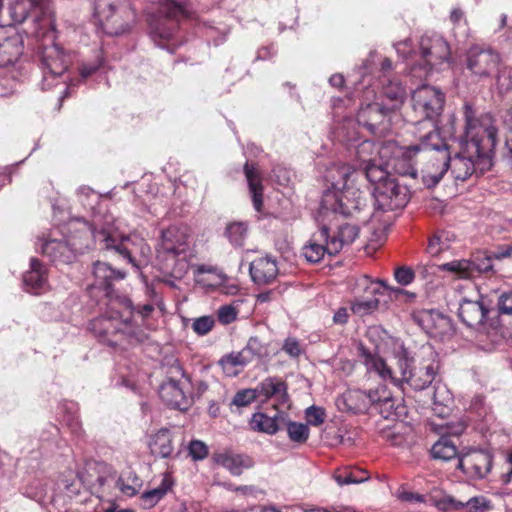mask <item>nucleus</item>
Listing matches in <instances>:
<instances>
[{
	"label": "nucleus",
	"instance_id": "1",
	"mask_svg": "<svg viewBox=\"0 0 512 512\" xmlns=\"http://www.w3.org/2000/svg\"><path fill=\"white\" fill-rule=\"evenodd\" d=\"M465 130L460 141V151L450 157L448 151L441 152L438 168L433 172L429 167L424 172V184L433 187L439 183L448 169L456 180L465 181L474 172L483 174L493 165L497 144V128L489 114L476 116L472 105L463 106Z\"/></svg>",
	"mask_w": 512,
	"mask_h": 512
},
{
	"label": "nucleus",
	"instance_id": "2",
	"mask_svg": "<svg viewBox=\"0 0 512 512\" xmlns=\"http://www.w3.org/2000/svg\"><path fill=\"white\" fill-rule=\"evenodd\" d=\"M69 231L74 229L82 236L92 237L101 249L114 250L136 270L149 263L152 251L146 240L139 234L123 236L113 226L97 230L93 225L81 219L68 223Z\"/></svg>",
	"mask_w": 512,
	"mask_h": 512
},
{
	"label": "nucleus",
	"instance_id": "3",
	"mask_svg": "<svg viewBox=\"0 0 512 512\" xmlns=\"http://www.w3.org/2000/svg\"><path fill=\"white\" fill-rule=\"evenodd\" d=\"M357 171L348 164H335L327 170L326 179L330 187L324 191L321 210L344 216L358 211L363 203L362 192L354 186Z\"/></svg>",
	"mask_w": 512,
	"mask_h": 512
},
{
	"label": "nucleus",
	"instance_id": "4",
	"mask_svg": "<svg viewBox=\"0 0 512 512\" xmlns=\"http://www.w3.org/2000/svg\"><path fill=\"white\" fill-rule=\"evenodd\" d=\"M395 49L404 59L417 56L411 51L410 40L395 44ZM420 60L411 68V73L417 77H426L431 71L439 69L440 66L448 64L450 60V47L443 36L437 33L424 34L419 43Z\"/></svg>",
	"mask_w": 512,
	"mask_h": 512
},
{
	"label": "nucleus",
	"instance_id": "5",
	"mask_svg": "<svg viewBox=\"0 0 512 512\" xmlns=\"http://www.w3.org/2000/svg\"><path fill=\"white\" fill-rule=\"evenodd\" d=\"M190 234L187 226L171 225L163 229L156 247L162 269L175 277H181L188 269Z\"/></svg>",
	"mask_w": 512,
	"mask_h": 512
},
{
	"label": "nucleus",
	"instance_id": "6",
	"mask_svg": "<svg viewBox=\"0 0 512 512\" xmlns=\"http://www.w3.org/2000/svg\"><path fill=\"white\" fill-rule=\"evenodd\" d=\"M466 67L478 81L494 80V86L500 94L512 89L511 69L501 56L490 48L471 47L466 56Z\"/></svg>",
	"mask_w": 512,
	"mask_h": 512
},
{
	"label": "nucleus",
	"instance_id": "7",
	"mask_svg": "<svg viewBox=\"0 0 512 512\" xmlns=\"http://www.w3.org/2000/svg\"><path fill=\"white\" fill-rule=\"evenodd\" d=\"M94 16L102 30L111 36L128 32L135 22V12L127 0H95Z\"/></svg>",
	"mask_w": 512,
	"mask_h": 512
},
{
	"label": "nucleus",
	"instance_id": "8",
	"mask_svg": "<svg viewBox=\"0 0 512 512\" xmlns=\"http://www.w3.org/2000/svg\"><path fill=\"white\" fill-rule=\"evenodd\" d=\"M411 103L415 115L411 121L417 124L427 120L431 123L433 130H436L434 121L442 113L445 94L434 86L422 85L413 91Z\"/></svg>",
	"mask_w": 512,
	"mask_h": 512
},
{
	"label": "nucleus",
	"instance_id": "9",
	"mask_svg": "<svg viewBox=\"0 0 512 512\" xmlns=\"http://www.w3.org/2000/svg\"><path fill=\"white\" fill-rule=\"evenodd\" d=\"M380 144L371 141H363L360 143L356 150V157L358 162L357 176L359 174L365 175L366 179L374 186L380 185L388 180H392L390 169L386 165L384 159H380L377 149Z\"/></svg>",
	"mask_w": 512,
	"mask_h": 512
},
{
	"label": "nucleus",
	"instance_id": "10",
	"mask_svg": "<svg viewBox=\"0 0 512 512\" xmlns=\"http://www.w3.org/2000/svg\"><path fill=\"white\" fill-rule=\"evenodd\" d=\"M419 151V145L402 147L394 141L384 142L377 149L379 158L386 161L390 172L411 178L417 176V169L415 168L413 158Z\"/></svg>",
	"mask_w": 512,
	"mask_h": 512
},
{
	"label": "nucleus",
	"instance_id": "11",
	"mask_svg": "<svg viewBox=\"0 0 512 512\" xmlns=\"http://www.w3.org/2000/svg\"><path fill=\"white\" fill-rule=\"evenodd\" d=\"M43 0H10L8 10L14 23H22L32 8L35 11V30L38 37H45L54 32L55 25L51 12L42 5Z\"/></svg>",
	"mask_w": 512,
	"mask_h": 512
},
{
	"label": "nucleus",
	"instance_id": "12",
	"mask_svg": "<svg viewBox=\"0 0 512 512\" xmlns=\"http://www.w3.org/2000/svg\"><path fill=\"white\" fill-rule=\"evenodd\" d=\"M159 12L163 17L152 28L151 35L158 46L164 47L163 42L174 37L180 19L190 18L191 11L188 7L182 6L173 0H163Z\"/></svg>",
	"mask_w": 512,
	"mask_h": 512
},
{
	"label": "nucleus",
	"instance_id": "13",
	"mask_svg": "<svg viewBox=\"0 0 512 512\" xmlns=\"http://www.w3.org/2000/svg\"><path fill=\"white\" fill-rule=\"evenodd\" d=\"M438 366L434 361L421 364L418 367H411V360L403 353L398 358V376L397 387L404 389L408 385L414 390H423L427 388L434 380Z\"/></svg>",
	"mask_w": 512,
	"mask_h": 512
},
{
	"label": "nucleus",
	"instance_id": "14",
	"mask_svg": "<svg viewBox=\"0 0 512 512\" xmlns=\"http://www.w3.org/2000/svg\"><path fill=\"white\" fill-rule=\"evenodd\" d=\"M374 206L378 211H392L401 209L409 201L408 189L396 182L393 178L373 189Z\"/></svg>",
	"mask_w": 512,
	"mask_h": 512
},
{
	"label": "nucleus",
	"instance_id": "15",
	"mask_svg": "<svg viewBox=\"0 0 512 512\" xmlns=\"http://www.w3.org/2000/svg\"><path fill=\"white\" fill-rule=\"evenodd\" d=\"M493 455L490 451L469 448L459 454L458 468L473 480H482L491 472Z\"/></svg>",
	"mask_w": 512,
	"mask_h": 512
},
{
	"label": "nucleus",
	"instance_id": "16",
	"mask_svg": "<svg viewBox=\"0 0 512 512\" xmlns=\"http://www.w3.org/2000/svg\"><path fill=\"white\" fill-rule=\"evenodd\" d=\"M82 248L83 246L77 243L76 236L73 235H69L65 240L47 238L40 240L37 244V249H40L42 254L52 261L61 263H70Z\"/></svg>",
	"mask_w": 512,
	"mask_h": 512
},
{
	"label": "nucleus",
	"instance_id": "17",
	"mask_svg": "<svg viewBox=\"0 0 512 512\" xmlns=\"http://www.w3.org/2000/svg\"><path fill=\"white\" fill-rule=\"evenodd\" d=\"M390 112L383 103H369L359 109L356 120L359 126L366 128L371 134H383L389 128Z\"/></svg>",
	"mask_w": 512,
	"mask_h": 512
},
{
	"label": "nucleus",
	"instance_id": "18",
	"mask_svg": "<svg viewBox=\"0 0 512 512\" xmlns=\"http://www.w3.org/2000/svg\"><path fill=\"white\" fill-rule=\"evenodd\" d=\"M119 321L114 316H100L93 319L89 324L91 332L98 337H105L115 332L127 334L130 338L137 342L147 339V334L133 326L132 321L126 320L122 323L123 328H118Z\"/></svg>",
	"mask_w": 512,
	"mask_h": 512
},
{
	"label": "nucleus",
	"instance_id": "19",
	"mask_svg": "<svg viewBox=\"0 0 512 512\" xmlns=\"http://www.w3.org/2000/svg\"><path fill=\"white\" fill-rule=\"evenodd\" d=\"M489 313L483 297L476 293L474 299L463 297L459 301L458 316L470 328H478L484 324Z\"/></svg>",
	"mask_w": 512,
	"mask_h": 512
},
{
	"label": "nucleus",
	"instance_id": "20",
	"mask_svg": "<svg viewBox=\"0 0 512 512\" xmlns=\"http://www.w3.org/2000/svg\"><path fill=\"white\" fill-rule=\"evenodd\" d=\"M419 147V152L422 154V157L428 160V163L422 169V179L424 180V172L428 167L433 172L437 170L439 165L437 159H441L442 151H448V146L445 140L440 136V133L437 130H432L421 138Z\"/></svg>",
	"mask_w": 512,
	"mask_h": 512
},
{
	"label": "nucleus",
	"instance_id": "21",
	"mask_svg": "<svg viewBox=\"0 0 512 512\" xmlns=\"http://www.w3.org/2000/svg\"><path fill=\"white\" fill-rule=\"evenodd\" d=\"M374 390H360L350 389L344 392L336 400V405L339 410L346 411L353 414H362L368 412L372 407Z\"/></svg>",
	"mask_w": 512,
	"mask_h": 512
},
{
	"label": "nucleus",
	"instance_id": "22",
	"mask_svg": "<svg viewBox=\"0 0 512 512\" xmlns=\"http://www.w3.org/2000/svg\"><path fill=\"white\" fill-rule=\"evenodd\" d=\"M69 57L57 45L45 47L42 56L43 81L61 76L68 68Z\"/></svg>",
	"mask_w": 512,
	"mask_h": 512
},
{
	"label": "nucleus",
	"instance_id": "23",
	"mask_svg": "<svg viewBox=\"0 0 512 512\" xmlns=\"http://www.w3.org/2000/svg\"><path fill=\"white\" fill-rule=\"evenodd\" d=\"M259 398L272 400L273 406L279 410L288 407L289 396L286 383L277 377H268L256 386Z\"/></svg>",
	"mask_w": 512,
	"mask_h": 512
},
{
	"label": "nucleus",
	"instance_id": "24",
	"mask_svg": "<svg viewBox=\"0 0 512 512\" xmlns=\"http://www.w3.org/2000/svg\"><path fill=\"white\" fill-rule=\"evenodd\" d=\"M419 325L431 337H442L451 330L450 319L436 310H424L417 315Z\"/></svg>",
	"mask_w": 512,
	"mask_h": 512
},
{
	"label": "nucleus",
	"instance_id": "25",
	"mask_svg": "<svg viewBox=\"0 0 512 512\" xmlns=\"http://www.w3.org/2000/svg\"><path fill=\"white\" fill-rule=\"evenodd\" d=\"M186 384V381L169 378L160 386L159 395L167 405L185 410L189 405L184 391Z\"/></svg>",
	"mask_w": 512,
	"mask_h": 512
},
{
	"label": "nucleus",
	"instance_id": "26",
	"mask_svg": "<svg viewBox=\"0 0 512 512\" xmlns=\"http://www.w3.org/2000/svg\"><path fill=\"white\" fill-rule=\"evenodd\" d=\"M362 362L366 367L368 373H374L384 381H390L396 385L398 382V375L391 369L386 361L376 353H372L365 347L359 348Z\"/></svg>",
	"mask_w": 512,
	"mask_h": 512
},
{
	"label": "nucleus",
	"instance_id": "27",
	"mask_svg": "<svg viewBox=\"0 0 512 512\" xmlns=\"http://www.w3.org/2000/svg\"><path fill=\"white\" fill-rule=\"evenodd\" d=\"M250 275L256 284H269L278 275V266L270 257H259L250 264Z\"/></svg>",
	"mask_w": 512,
	"mask_h": 512
},
{
	"label": "nucleus",
	"instance_id": "28",
	"mask_svg": "<svg viewBox=\"0 0 512 512\" xmlns=\"http://www.w3.org/2000/svg\"><path fill=\"white\" fill-rule=\"evenodd\" d=\"M46 269L39 260L32 258L30 269L23 276L25 289L31 294H41L47 287Z\"/></svg>",
	"mask_w": 512,
	"mask_h": 512
},
{
	"label": "nucleus",
	"instance_id": "29",
	"mask_svg": "<svg viewBox=\"0 0 512 512\" xmlns=\"http://www.w3.org/2000/svg\"><path fill=\"white\" fill-rule=\"evenodd\" d=\"M328 241L329 228L323 225L318 232L313 234L309 244L304 247L303 254L305 258L312 263L322 260L325 253L329 254Z\"/></svg>",
	"mask_w": 512,
	"mask_h": 512
},
{
	"label": "nucleus",
	"instance_id": "30",
	"mask_svg": "<svg viewBox=\"0 0 512 512\" xmlns=\"http://www.w3.org/2000/svg\"><path fill=\"white\" fill-rule=\"evenodd\" d=\"M94 283L93 286L103 289L106 294L110 293V289L114 281L122 280L125 278V272L113 269L105 262H96L93 267Z\"/></svg>",
	"mask_w": 512,
	"mask_h": 512
},
{
	"label": "nucleus",
	"instance_id": "31",
	"mask_svg": "<svg viewBox=\"0 0 512 512\" xmlns=\"http://www.w3.org/2000/svg\"><path fill=\"white\" fill-rule=\"evenodd\" d=\"M359 235V229L356 225L344 223L339 225L337 232L333 235L329 234L328 249L329 255L339 253L344 245H349Z\"/></svg>",
	"mask_w": 512,
	"mask_h": 512
},
{
	"label": "nucleus",
	"instance_id": "32",
	"mask_svg": "<svg viewBox=\"0 0 512 512\" xmlns=\"http://www.w3.org/2000/svg\"><path fill=\"white\" fill-rule=\"evenodd\" d=\"M153 455L161 458H168L173 455V435L169 429L162 428L150 436L148 442Z\"/></svg>",
	"mask_w": 512,
	"mask_h": 512
},
{
	"label": "nucleus",
	"instance_id": "33",
	"mask_svg": "<svg viewBox=\"0 0 512 512\" xmlns=\"http://www.w3.org/2000/svg\"><path fill=\"white\" fill-rule=\"evenodd\" d=\"M216 462L229 470L233 475H240L244 469L253 466L251 457L243 454H235L231 451L219 453L215 457Z\"/></svg>",
	"mask_w": 512,
	"mask_h": 512
},
{
	"label": "nucleus",
	"instance_id": "34",
	"mask_svg": "<svg viewBox=\"0 0 512 512\" xmlns=\"http://www.w3.org/2000/svg\"><path fill=\"white\" fill-rule=\"evenodd\" d=\"M373 400L374 403L372 407H374L379 414L382 415L383 418H390L394 415H397L396 410L398 409V405L396 404V400L392 396L391 392L386 388L385 385H379L373 391Z\"/></svg>",
	"mask_w": 512,
	"mask_h": 512
},
{
	"label": "nucleus",
	"instance_id": "35",
	"mask_svg": "<svg viewBox=\"0 0 512 512\" xmlns=\"http://www.w3.org/2000/svg\"><path fill=\"white\" fill-rule=\"evenodd\" d=\"M284 414L278 412L276 415L270 417L262 412L254 413L250 420V427L257 432L274 435L280 428V422H284Z\"/></svg>",
	"mask_w": 512,
	"mask_h": 512
},
{
	"label": "nucleus",
	"instance_id": "36",
	"mask_svg": "<svg viewBox=\"0 0 512 512\" xmlns=\"http://www.w3.org/2000/svg\"><path fill=\"white\" fill-rule=\"evenodd\" d=\"M23 52V47L17 37L6 38L0 43V69L14 67Z\"/></svg>",
	"mask_w": 512,
	"mask_h": 512
},
{
	"label": "nucleus",
	"instance_id": "37",
	"mask_svg": "<svg viewBox=\"0 0 512 512\" xmlns=\"http://www.w3.org/2000/svg\"><path fill=\"white\" fill-rule=\"evenodd\" d=\"M174 485V479L170 473L162 474L160 484L148 491H145L142 496V504L145 508L154 507Z\"/></svg>",
	"mask_w": 512,
	"mask_h": 512
},
{
	"label": "nucleus",
	"instance_id": "38",
	"mask_svg": "<svg viewBox=\"0 0 512 512\" xmlns=\"http://www.w3.org/2000/svg\"><path fill=\"white\" fill-rule=\"evenodd\" d=\"M245 176L248 182L252 203L257 212H260L263 205V186L261 177L256 169L246 162L244 167Z\"/></svg>",
	"mask_w": 512,
	"mask_h": 512
},
{
	"label": "nucleus",
	"instance_id": "39",
	"mask_svg": "<svg viewBox=\"0 0 512 512\" xmlns=\"http://www.w3.org/2000/svg\"><path fill=\"white\" fill-rule=\"evenodd\" d=\"M359 285L363 286L365 291L371 295L382 294L381 289L383 288L389 292L390 296L399 297L400 295H405L411 298L415 297L414 293L408 292L403 288L389 286L384 280H372L368 276H364Z\"/></svg>",
	"mask_w": 512,
	"mask_h": 512
},
{
	"label": "nucleus",
	"instance_id": "40",
	"mask_svg": "<svg viewBox=\"0 0 512 512\" xmlns=\"http://www.w3.org/2000/svg\"><path fill=\"white\" fill-rule=\"evenodd\" d=\"M251 362V356L245 355L241 350L232 352L223 356L219 360V365L227 376H236L239 373L238 368H242Z\"/></svg>",
	"mask_w": 512,
	"mask_h": 512
},
{
	"label": "nucleus",
	"instance_id": "41",
	"mask_svg": "<svg viewBox=\"0 0 512 512\" xmlns=\"http://www.w3.org/2000/svg\"><path fill=\"white\" fill-rule=\"evenodd\" d=\"M117 488L126 497L135 496L142 487V480L131 469L124 470L116 482Z\"/></svg>",
	"mask_w": 512,
	"mask_h": 512
},
{
	"label": "nucleus",
	"instance_id": "42",
	"mask_svg": "<svg viewBox=\"0 0 512 512\" xmlns=\"http://www.w3.org/2000/svg\"><path fill=\"white\" fill-rule=\"evenodd\" d=\"M383 97L389 102L384 104L390 111L401 106L406 96L405 88L397 81H390L383 87Z\"/></svg>",
	"mask_w": 512,
	"mask_h": 512
},
{
	"label": "nucleus",
	"instance_id": "43",
	"mask_svg": "<svg viewBox=\"0 0 512 512\" xmlns=\"http://www.w3.org/2000/svg\"><path fill=\"white\" fill-rule=\"evenodd\" d=\"M431 455L434 459L449 461L456 456L459 457L456 445L447 437L442 436L431 448Z\"/></svg>",
	"mask_w": 512,
	"mask_h": 512
},
{
	"label": "nucleus",
	"instance_id": "44",
	"mask_svg": "<svg viewBox=\"0 0 512 512\" xmlns=\"http://www.w3.org/2000/svg\"><path fill=\"white\" fill-rule=\"evenodd\" d=\"M432 410L435 415L444 418L449 415L451 410L452 398L445 387H437L433 396Z\"/></svg>",
	"mask_w": 512,
	"mask_h": 512
},
{
	"label": "nucleus",
	"instance_id": "45",
	"mask_svg": "<svg viewBox=\"0 0 512 512\" xmlns=\"http://www.w3.org/2000/svg\"><path fill=\"white\" fill-rule=\"evenodd\" d=\"M334 479L340 486L358 484L368 480L369 473L366 470L354 468L336 472Z\"/></svg>",
	"mask_w": 512,
	"mask_h": 512
},
{
	"label": "nucleus",
	"instance_id": "46",
	"mask_svg": "<svg viewBox=\"0 0 512 512\" xmlns=\"http://www.w3.org/2000/svg\"><path fill=\"white\" fill-rule=\"evenodd\" d=\"M364 298V297H356L351 301V311L360 317L372 314L379 307V299L375 297Z\"/></svg>",
	"mask_w": 512,
	"mask_h": 512
},
{
	"label": "nucleus",
	"instance_id": "47",
	"mask_svg": "<svg viewBox=\"0 0 512 512\" xmlns=\"http://www.w3.org/2000/svg\"><path fill=\"white\" fill-rule=\"evenodd\" d=\"M226 236L235 247L244 245L248 236V225L245 222H232L226 228Z\"/></svg>",
	"mask_w": 512,
	"mask_h": 512
},
{
	"label": "nucleus",
	"instance_id": "48",
	"mask_svg": "<svg viewBox=\"0 0 512 512\" xmlns=\"http://www.w3.org/2000/svg\"><path fill=\"white\" fill-rule=\"evenodd\" d=\"M451 235L449 232L441 231L429 239L427 252L431 256H437L441 252L449 249Z\"/></svg>",
	"mask_w": 512,
	"mask_h": 512
},
{
	"label": "nucleus",
	"instance_id": "49",
	"mask_svg": "<svg viewBox=\"0 0 512 512\" xmlns=\"http://www.w3.org/2000/svg\"><path fill=\"white\" fill-rule=\"evenodd\" d=\"M467 512H489L494 508L491 499L484 495H477L464 502Z\"/></svg>",
	"mask_w": 512,
	"mask_h": 512
},
{
	"label": "nucleus",
	"instance_id": "50",
	"mask_svg": "<svg viewBox=\"0 0 512 512\" xmlns=\"http://www.w3.org/2000/svg\"><path fill=\"white\" fill-rule=\"evenodd\" d=\"M289 439L296 443H304L309 437V427L306 424L287 421Z\"/></svg>",
	"mask_w": 512,
	"mask_h": 512
},
{
	"label": "nucleus",
	"instance_id": "51",
	"mask_svg": "<svg viewBox=\"0 0 512 512\" xmlns=\"http://www.w3.org/2000/svg\"><path fill=\"white\" fill-rule=\"evenodd\" d=\"M79 202L83 205L85 209L92 210L96 203H98L99 196L97 193L87 186H82L78 189L77 192Z\"/></svg>",
	"mask_w": 512,
	"mask_h": 512
},
{
	"label": "nucleus",
	"instance_id": "52",
	"mask_svg": "<svg viewBox=\"0 0 512 512\" xmlns=\"http://www.w3.org/2000/svg\"><path fill=\"white\" fill-rule=\"evenodd\" d=\"M257 398H259L257 387L254 389H243L235 394L232 404L237 407H245L254 402Z\"/></svg>",
	"mask_w": 512,
	"mask_h": 512
},
{
	"label": "nucleus",
	"instance_id": "53",
	"mask_svg": "<svg viewBox=\"0 0 512 512\" xmlns=\"http://www.w3.org/2000/svg\"><path fill=\"white\" fill-rule=\"evenodd\" d=\"M242 351L245 355L251 356V361L255 357L260 358L267 354V348L257 337H251Z\"/></svg>",
	"mask_w": 512,
	"mask_h": 512
},
{
	"label": "nucleus",
	"instance_id": "54",
	"mask_svg": "<svg viewBox=\"0 0 512 512\" xmlns=\"http://www.w3.org/2000/svg\"><path fill=\"white\" fill-rule=\"evenodd\" d=\"M215 326L213 316H201L193 320L192 329L199 335L204 336L208 334Z\"/></svg>",
	"mask_w": 512,
	"mask_h": 512
},
{
	"label": "nucleus",
	"instance_id": "55",
	"mask_svg": "<svg viewBox=\"0 0 512 512\" xmlns=\"http://www.w3.org/2000/svg\"><path fill=\"white\" fill-rule=\"evenodd\" d=\"M471 262L467 260L453 261L449 263H445L441 265L439 268L455 272L459 274L461 277H469L471 275Z\"/></svg>",
	"mask_w": 512,
	"mask_h": 512
},
{
	"label": "nucleus",
	"instance_id": "56",
	"mask_svg": "<svg viewBox=\"0 0 512 512\" xmlns=\"http://www.w3.org/2000/svg\"><path fill=\"white\" fill-rule=\"evenodd\" d=\"M440 511L449 512L464 509V502L458 501L451 495H444L435 503Z\"/></svg>",
	"mask_w": 512,
	"mask_h": 512
},
{
	"label": "nucleus",
	"instance_id": "57",
	"mask_svg": "<svg viewBox=\"0 0 512 512\" xmlns=\"http://www.w3.org/2000/svg\"><path fill=\"white\" fill-rule=\"evenodd\" d=\"M23 494L39 503L43 502L46 496V489L41 481L36 480L33 485L25 487Z\"/></svg>",
	"mask_w": 512,
	"mask_h": 512
},
{
	"label": "nucleus",
	"instance_id": "58",
	"mask_svg": "<svg viewBox=\"0 0 512 512\" xmlns=\"http://www.w3.org/2000/svg\"><path fill=\"white\" fill-rule=\"evenodd\" d=\"M188 453L195 461L203 460L208 456V447L200 440H192L188 445Z\"/></svg>",
	"mask_w": 512,
	"mask_h": 512
},
{
	"label": "nucleus",
	"instance_id": "59",
	"mask_svg": "<svg viewBox=\"0 0 512 512\" xmlns=\"http://www.w3.org/2000/svg\"><path fill=\"white\" fill-rule=\"evenodd\" d=\"M396 497L398 500L407 503H425L426 497L419 493H414L412 491H408L405 486H400L396 493Z\"/></svg>",
	"mask_w": 512,
	"mask_h": 512
},
{
	"label": "nucleus",
	"instance_id": "60",
	"mask_svg": "<svg viewBox=\"0 0 512 512\" xmlns=\"http://www.w3.org/2000/svg\"><path fill=\"white\" fill-rule=\"evenodd\" d=\"M394 278L402 286L411 284L415 279V272L407 266H401L395 269Z\"/></svg>",
	"mask_w": 512,
	"mask_h": 512
},
{
	"label": "nucleus",
	"instance_id": "61",
	"mask_svg": "<svg viewBox=\"0 0 512 512\" xmlns=\"http://www.w3.org/2000/svg\"><path fill=\"white\" fill-rule=\"evenodd\" d=\"M282 350L292 358H297L304 352L300 342L293 337L285 339Z\"/></svg>",
	"mask_w": 512,
	"mask_h": 512
},
{
	"label": "nucleus",
	"instance_id": "62",
	"mask_svg": "<svg viewBox=\"0 0 512 512\" xmlns=\"http://www.w3.org/2000/svg\"><path fill=\"white\" fill-rule=\"evenodd\" d=\"M505 126L509 129L511 135L506 140L507 154L506 158L512 169V106L505 112L503 116Z\"/></svg>",
	"mask_w": 512,
	"mask_h": 512
},
{
	"label": "nucleus",
	"instance_id": "63",
	"mask_svg": "<svg viewBox=\"0 0 512 512\" xmlns=\"http://www.w3.org/2000/svg\"><path fill=\"white\" fill-rule=\"evenodd\" d=\"M306 417L309 424L318 426L325 421V412L320 407L310 406L306 409Z\"/></svg>",
	"mask_w": 512,
	"mask_h": 512
},
{
	"label": "nucleus",
	"instance_id": "64",
	"mask_svg": "<svg viewBox=\"0 0 512 512\" xmlns=\"http://www.w3.org/2000/svg\"><path fill=\"white\" fill-rule=\"evenodd\" d=\"M497 306L500 314L512 315V291L503 292Z\"/></svg>",
	"mask_w": 512,
	"mask_h": 512
}]
</instances>
